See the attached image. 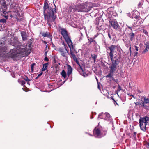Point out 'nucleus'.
<instances>
[{
    "label": "nucleus",
    "instance_id": "20",
    "mask_svg": "<svg viewBox=\"0 0 149 149\" xmlns=\"http://www.w3.org/2000/svg\"><path fill=\"white\" fill-rule=\"evenodd\" d=\"M48 14H50L51 15V17L53 20V22H55V20L56 19L57 17L56 15H54V12L53 10L50 12V13H48Z\"/></svg>",
    "mask_w": 149,
    "mask_h": 149
},
{
    "label": "nucleus",
    "instance_id": "4",
    "mask_svg": "<svg viewBox=\"0 0 149 149\" xmlns=\"http://www.w3.org/2000/svg\"><path fill=\"white\" fill-rule=\"evenodd\" d=\"M92 6L90 3H88L84 5L79 4L75 6L74 8L70 9H73L74 12H88L92 8Z\"/></svg>",
    "mask_w": 149,
    "mask_h": 149
},
{
    "label": "nucleus",
    "instance_id": "12",
    "mask_svg": "<svg viewBox=\"0 0 149 149\" xmlns=\"http://www.w3.org/2000/svg\"><path fill=\"white\" fill-rule=\"evenodd\" d=\"M1 6L2 10L6 11L7 9V5L5 0H3L1 3Z\"/></svg>",
    "mask_w": 149,
    "mask_h": 149
},
{
    "label": "nucleus",
    "instance_id": "26",
    "mask_svg": "<svg viewBox=\"0 0 149 149\" xmlns=\"http://www.w3.org/2000/svg\"><path fill=\"white\" fill-rule=\"evenodd\" d=\"M7 19L5 18V19H0V23L2 24L6 23Z\"/></svg>",
    "mask_w": 149,
    "mask_h": 149
},
{
    "label": "nucleus",
    "instance_id": "53",
    "mask_svg": "<svg viewBox=\"0 0 149 149\" xmlns=\"http://www.w3.org/2000/svg\"><path fill=\"white\" fill-rule=\"evenodd\" d=\"M48 25L50 27H51V25L50 24V23H49V22H48Z\"/></svg>",
    "mask_w": 149,
    "mask_h": 149
},
{
    "label": "nucleus",
    "instance_id": "5",
    "mask_svg": "<svg viewBox=\"0 0 149 149\" xmlns=\"http://www.w3.org/2000/svg\"><path fill=\"white\" fill-rule=\"evenodd\" d=\"M147 117L145 116L140 118L139 120L140 128L141 130L143 131H145L146 130V125L147 123H148V122L147 120Z\"/></svg>",
    "mask_w": 149,
    "mask_h": 149
},
{
    "label": "nucleus",
    "instance_id": "36",
    "mask_svg": "<svg viewBox=\"0 0 149 149\" xmlns=\"http://www.w3.org/2000/svg\"><path fill=\"white\" fill-rule=\"evenodd\" d=\"M56 63V60L55 58L53 59L52 63L54 64H55Z\"/></svg>",
    "mask_w": 149,
    "mask_h": 149
},
{
    "label": "nucleus",
    "instance_id": "47",
    "mask_svg": "<svg viewBox=\"0 0 149 149\" xmlns=\"http://www.w3.org/2000/svg\"><path fill=\"white\" fill-rule=\"evenodd\" d=\"M108 35L109 37L111 39V36L110 34L109 33L108 34Z\"/></svg>",
    "mask_w": 149,
    "mask_h": 149
},
{
    "label": "nucleus",
    "instance_id": "55",
    "mask_svg": "<svg viewBox=\"0 0 149 149\" xmlns=\"http://www.w3.org/2000/svg\"><path fill=\"white\" fill-rule=\"evenodd\" d=\"M147 118H147V119H147L148 120H147V121H148H148H149V117H147Z\"/></svg>",
    "mask_w": 149,
    "mask_h": 149
},
{
    "label": "nucleus",
    "instance_id": "22",
    "mask_svg": "<svg viewBox=\"0 0 149 149\" xmlns=\"http://www.w3.org/2000/svg\"><path fill=\"white\" fill-rule=\"evenodd\" d=\"M7 49V47L5 46H0V52H6Z\"/></svg>",
    "mask_w": 149,
    "mask_h": 149
},
{
    "label": "nucleus",
    "instance_id": "16",
    "mask_svg": "<svg viewBox=\"0 0 149 149\" xmlns=\"http://www.w3.org/2000/svg\"><path fill=\"white\" fill-rule=\"evenodd\" d=\"M70 40H68V41L67 40H66L65 41H66L67 43L68 44L69 47L70 48V50L71 51H72L71 49H74V46L73 45V43L72 42L70 38Z\"/></svg>",
    "mask_w": 149,
    "mask_h": 149
},
{
    "label": "nucleus",
    "instance_id": "17",
    "mask_svg": "<svg viewBox=\"0 0 149 149\" xmlns=\"http://www.w3.org/2000/svg\"><path fill=\"white\" fill-rule=\"evenodd\" d=\"M6 11L2 10V13L1 14V15L3 17H4L6 19H8V17L9 16V13L10 11H8V12H6Z\"/></svg>",
    "mask_w": 149,
    "mask_h": 149
},
{
    "label": "nucleus",
    "instance_id": "64",
    "mask_svg": "<svg viewBox=\"0 0 149 149\" xmlns=\"http://www.w3.org/2000/svg\"><path fill=\"white\" fill-rule=\"evenodd\" d=\"M138 18V17L137 16L136 17V18Z\"/></svg>",
    "mask_w": 149,
    "mask_h": 149
},
{
    "label": "nucleus",
    "instance_id": "7",
    "mask_svg": "<svg viewBox=\"0 0 149 149\" xmlns=\"http://www.w3.org/2000/svg\"><path fill=\"white\" fill-rule=\"evenodd\" d=\"M60 28L59 31H61V34L63 36L65 40H67L68 41L70 40V37L68 34V32L65 28H61V27H59V29Z\"/></svg>",
    "mask_w": 149,
    "mask_h": 149
},
{
    "label": "nucleus",
    "instance_id": "9",
    "mask_svg": "<svg viewBox=\"0 0 149 149\" xmlns=\"http://www.w3.org/2000/svg\"><path fill=\"white\" fill-rule=\"evenodd\" d=\"M109 21L111 26L116 30H118L120 29V26L118 23L117 21L115 19L112 20L111 19L109 20Z\"/></svg>",
    "mask_w": 149,
    "mask_h": 149
},
{
    "label": "nucleus",
    "instance_id": "34",
    "mask_svg": "<svg viewBox=\"0 0 149 149\" xmlns=\"http://www.w3.org/2000/svg\"><path fill=\"white\" fill-rule=\"evenodd\" d=\"M145 45L146 47V48H147L148 50H149V43L146 42L145 44Z\"/></svg>",
    "mask_w": 149,
    "mask_h": 149
},
{
    "label": "nucleus",
    "instance_id": "1",
    "mask_svg": "<svg viewBox=\"0 0 149 149\" xmlns=\"http://www.w3.org/2000/svg\"><path fill=\"white\" fill-rule=\"evenodd\" d=\"M10 44L12 46L16 47V49L19 52V54L24 56H28L31 52V50L28 49L26 47L21 45V43L16 39L11 40Z\"/></svg>",
    "mask_w": 149,
    "mask_h": 149
},
{
    "label": "nucleus",
    "instance_id": "38",
    "mask_svg": "<svg viewBox=\"0 0 149 149\" xmlns=\"http://www.w3.org/2000/svg\"><path fill=\"white\" fill-rule=\"evenodd\" d=\"M98 118L99 120L100 119H101L102 118L101 113L99 114V116Z\"/></svg>",
    "mask_w": 149,
    "mask_h": 149
},
{
    "label": "nucleus",
    "instance_id": "46",
    "mask_svg": "<svg viewBox=\"0 0 149 149\" xmlns=\"http://www.w3.org/2000/svg\"><path fill=\"white\" fill-rule=\"evenodd\" d=\"M145 103L143 101L141 105H142L143 106H145Z\"/></svg>",
    "mask_w": 149,
    "mask_h": 149
},
{
    "label": "nucleus",
    "instance_id": "52",
    "mask_svg": "<svg viewBox=\"0 0 149 149\" xmlns=\"http://www.w3.org/2000/svg\"><path fill=\"white\" fill-rule=\"evenodd\" d=\"M0 44H1V45H3L5 44V43L4 42H3V43L1 42V43H0Z\"/></svg>",
    "mask_w": 149,
    "mask_h": 149
},
{
    "label": "nucleus",
    "instance_id": "48",
    "mask_svg": "<svg viewBox=\"0 0 149 149\" xmlns=\"http://www.w3.org/2000/svg\"><path fill=\"white\" fill-rule=\"evenodd\" d=\"M31 43H32L31 42H29V47H31Z\"/></svg>",
    "mask_w": 149,
    "mask_h": 149
},
{
    "label": "nucleus",
    "instance_id": "41",
    "mask_svg": "<svg viewBox=\"0 0 149 149\" xmlns=\"http://www.w3.org/2000/svg\"><path fill=\"white\" fill-rule=\"evenodd\" d=\"M143 33L146 35H148V32L146 30H143Z\"/></svg>",
    "mask_w": 149,
    "mask_h": 149
},
{
    "label": "nucleus",
    "instance_id": "19",
    "mask_svg": "<svg viewBox=\"0 0 149 149\" xmlns=\"http://www.w3.org/2000/svg\"><path fill=\"white\" fill-rule=\"evenodd\" d=\"M10 53L12 57H15L16 56L17 53L16 50L15 49H11L10 51Z\"/></svg>",
    "mask_w": 149,
    "mask_h": 149
},
{
    "label": "nucleus",
    "instance_id": "37",
    "mask_svg": "<svg viewBox=\"0 0 149 149\" xmlns=\"http://www.w3.org/2000/svg\"><path fill=\"white\" fill-rule=\"evenodd\" d=\"M136 132H134L133 134V136L134 138H136Z\"/></svg>",
    "mask_w": 149,
    "mask_h": 149
},
{
    "label": "nucleus",
    "instance_id": "14",
    "mask_svg": "<svg viewBox=\"0 0 149 149\" xmlns=\"http://www.w3.org/2000/svg\"><path fill=\"white\" fill-rule=\"evenodd\" d=\"M104 120L111 122V118L109 113H106L104 114Z\"/></svg>",
    "mask_w": 149,
    "mask_h": 149
},
{
    "label": "nucleus",
    "instance_id": "23",
    "mask_svg": "<svg viewBox=\"0 0 149 149\" xmlns=\"http://www.w3.org/2000/svg\"><path fill=\"white\" fill-rule=\"evenodd\" d=\"M48 65V63H45L43 64V68L41 69L42 71H43L46 70L47 68Z\"/></svg>",
    "mask_w": 149,
    "mask_h": 149
},
{
    "label": "nucleus",
    "instance_id": "44",
    "mask_svg": "<svg viewBox=\"0 0 149 149\" xmlns=\"http://www.w3.org/2000/svg\"><path fill=\"white\" fill-rule=\"evenodd\" d=\"M42 74H43V72H42V71L38 75V77H39Z\"/></svg>",
    "mask_w": 149,
    "mask_h": 149
},
{
    "label": "nucleus",
    "instance_id": "28",
    "mask_svg": "<svg viewBox=\"0 0 149 149\" xmlns=\"http://www.w3.org/2000/svg\"><path fill=\"white\" fill-rule=\"evenodd\" d=\"M88 40H89L90 43L91 44V42H93L94 44L96 43L95 41L92 38H88Z\"/></svg>",
    "mask_w": 149,
    "mask_h": 149
},
{
    "label": "nucleus",
    "instance_id": "11",
    "mask_svg": "<svg viewBox=\"0 0 149 149\" xmlns=\"http://www.w3.org/2000/svg\"><path fill=\"white\" fill-rule=\"evenodd\" d=\"M63 44L64 45V48L63 47H60L58 49V50L61 53V55L63 57H65L66 56V52H68L66 48L65 47V45L64 44V42Z\"/></svg>",
    "mask_w": 149,
    "mask_h": 149
},
{
    "label": "nucleus",
    "instance_id": "51",
    "mask_svg": "<svg viewBox=\"0 0 149 149\" xmlns=\"http://www.w3.org/2000/svg\"><path fill=\"white\" fill-rule=\"evenodd\" d=\"M48 52L47 51L45 52V56H47V53Z\"/></svg>",
    "mask_w": 149,
    "mask_h": 149
},
{
    "label": "nucleus",
    "instance_id": "18",
    "mask_svg": "<svg viewBox=\"0 0 149 149\" xmlns=\"http://www.w3.org/2000/svg\"><path fill=\"white\" fill-rule=\"evenodd\" d=\"M40 34H41L44 37H47L50 38L51 37V35H50V33L48 32H41L40 33Z\"/></svg>",
    "mask_w": 149,
    "mask_h": 149
},
{
    "label": "nucleus",
    "instance_id": "29",
    "mask_svg": "<svg viewBox=\"0 0 149 149\" xmlns=\"http://www.w3.org/2000/svg\"><path fill=\"white\" fill-rule=\"evenodd\" d=\"M142 99H143V102L145 104H147L149 103V98H146L145 97H143Z\"/></svg>",
    "mask_w": 149,
    "mask_h": 149
},
{
    "label": "nucleus",
    "instance_id": "35",
    "mask_svg": "<svg viewBox=\"0 0 149 149\" xmlns=\"http://www.w3.org/2000/svg\"><path fill=\"white\" fill-rule=\"evenodd\" d=\"M23 79L27 82H29L30 81V80L26 76V77L25 78H23Z\"/></svg>",
    "mask_w": 149,
    "mask_h": 149
},
{
    "label": "nucleus",
    "instance_id": "63",
    "mask_svg": "<svg viewBox=\"0 0 149 149\" xmlns=\"http://www.w3.org/2000/svg\"><path fill=\"white\" fill-rule=\"evenodd\" d=\"M113 100L115 102H116V101H115V100L113 99Z\"/></svg>",
    "mask_w": 149,
    "mask_h": 149
},
{
    "label": "nucleus",
    "instance_id": "58",
    "mask_svg": "<svg viewBox=\"0 0 149 149\" xmlns=\"http://www.w3.org/2000/svg\"><path fill=\"white\" fill-rule=\"evenodd\" d=\"M54 6H55V8H56V5H55V4H54Z\"/></svg>",
    "mask_w": 149,
    "mask_h": 149
},
{
    "label": "nucleus",
    "instance_id": "32",
    "mask_svg": "<svg viewBox=\"0 0 149 149\" xmlns=\"http://www.w3.org/2000/svg\"><path fill=\"white\" fill-rule=\"evenodd\" d=\"M36 65V64L34 63H32L31 65V72H33L34 71V67Z\"/></svg>",
    "mask_w": 149,
    "mask_h": 149
},
{
    "label": "nucleus",
    "instance_id": "57",
    "mask_svg": "<svg viewBox=\"0 0 149 149\" xmlns=\"http://www.w3.org/2000/svg\"><path fill=\"white\" fill-rule=\"evenodd\" d=\"M130 53H131V47H130Z\"/></svg>",
    "mask_w": 149,
    "mask_h": 149
},
{
    "label": "nucleus",
    "instance_id": "15",
    "mask_svg": "<svg viewBox=\"0 0 149 149\" xmlns=\"http://www.w3.org/2000/svg\"><path fill=\"white\" fill-rule=\"evenodd\" d=\"M72 68L71 66L69 65H67V74L68 77L72 73ZM68 78V77L67 78V79Z\"/></svg>",
    "mask_w": 149,
    "mask_h": 149
},
{
    "label": "nucleus",
    "instance_id": "2",
    "mask_svg": "<svg viewBox=\"0 0 149 149\" xmlns=\"http://www.w3.org/2000/svg\"><path fill=\"white\" fill-rule=\"evenodd\" d=\"M70 54L71 55V57H72L74 61H75L77 64L78 65V71L80 74L85 77L87 75L86 73L85 69V64H80L78 61V58L76 56L75 54L73 51L70 50Z\"/></svg>",
    "mask_w": 149,
    "mask_h": 149
},
{
    "label": "nucleus",
    "instance_id": "10",
    "mask_svg": "<svg viewBox=\"0 0 149 149\" xmlns=\"http://www.w3.org/2000/svg\"><path fill=\"white\" fill-rule=\"evenodd\" d=\"M93 135L96 137H100L101 135V131L100 130L96 127L93 130Z\"/></svg>",
    "mask_w": 149,
    "mask_h": 149
},
{
    "label": "nucleus",
    "instance_id": "8",
    "mask_svg": "<svg viewBox=\"0 0 149 149\" xmlns=\"http://www.w3.org/2000/svg\"><path fill=\"white\" fill-rule=\"evenodd\" d=\"M43 10L44 12L46 11L47 13H50V12L53 10V8L49 6L47 0H45L44 3Z\"/></svg>",
    "mask_w": 149,
    "mask_h": 149
},
{
    "label": "nucleus",
    "instance_id": "33",
    "mask_svg": "<svg viewBox=\"0 0 149 149\" xmlns=\"http://www.w3.org/2000/svg\"><path fill=\"white\" fill-rule=\"evenodd\" d=\"M16 4L15 3H14L13 4H11V5H10V7L12 8H14L15 9V8H16Z\"/></svg>",
    "mask_w": 149,
    "mask_h": 149
},
{
    "label": "nucleus",
    "instance_id": "62",
    "mask_svg": "<svg viewBox=\"0 0 149 149\" xmlns=\"http://www.w3.org/2000/svg\"><path fill=\"white\" fill-rule=\"evenodd\" d=\"M102 80V79L101 78H100V81H101Z\"/></svg>",
    "mask_w": 149,
    "mask_h": 149
},
{
    "label": "nucleus",
    "instance_id": "6",
    "mask_svg": "<svg viewBox=\"0 0 149 149\" xmlns=\"http://www.w3.org/2000/svg\"><path fill=\"white\" fill-rule=\"evenodd\" d=\"M108 48L110 50V52L109 53V55L111 60L114 59L113 57V54L116 49L117 50H120V48L114 45H112Z\"/></svg>",
    "mask_w": 149,
    "mask_h": 149
},
{
    "label": "nucleus",
    "instance_id": "3",
    "mask_svg": "<svg viewBox=\"0 0 149 149\" xmlns=\"http://www.w3.org/2000/svg\"><path fill=\"white\" fill-rule=\"evenodd\" d=\"M112 62L111 64L109 65V72L107 75L106 77L112 78L113 75V74L117 69V66L119 63L118 60L116 57H114V59L111 60Z\"/></svg>",
    "mask_w": 149,
    "mask_h": 149
},
{
    "label": "nucleus",
    "instance_id": "61",
    "mask_svg": "<svg viewBox=\"0 0 149 149\" xmlns=\"http://www.w3.org/2000/svg\"><path fill=\"white\" fill-rule=\"evenodd\" d=\"M71 11H70V10H69V12H70H70H71Z\"/></svg>",
    "mask_w": 149,
    "mask_h": 149
},
{
    "label": "nucleus",
    "instance_id": "25",
    "mask_svg": "<svg viewBox=\"0 0 149 149\" xmlns=\"http://www.w3.org/2000/svg\"><path fill=\"white\" fill-rule=\"evenodd\" d=\"M130 40L132 41L133 39L134 36V34L133 33H130L129 34Z\"/></svg>",
    "mask_w": 149,
    "mask_h": 149
},
{
    "label": "nucleus",
    "instance_id": "30",
    "mask_svg": "<svg viewBox=\"0 0 149 149\" xmlns=\"http://www.w3.org/2000/svg\"><path fill=\"white\" fill-rule=\"evenodd\" d=\"M96 79L97 80V84H98L97 88L99 89L100 90V85H101V86H102V85L101 84L100 82H98V80L97 79V78H96Z\"/></svg>",
    "mask_w": 149,
    "mask_h": 149
},
{
    "label": "nucleus",
    "instance_id": "54",
    "mask_svg": "<svg viewBox=\"0 0 149 149\" xmlns=\"http://www.w3.org/2000/svg\"><path fill=\"white\" fill-rule=\"evenodd\" d=\"M138 54V52H136L135 53V55H136Z\"/></svg>",
    "mask_w": 149,
    "mask_h": 149
},
{
    "label": "nucleus",
    "instance_id": "43",
    "mask_svg": "<svg viewBox=\"0 0 149 149\" xmlns=\"http://www.w3.org/2000/svg\"><path fill=\"white\" fill-rule=\"evenodd\" d=\"M53 9L54 12L55 13H56V11L57 10V8H54V9Z\"/></svg>",
    "mask_w": 149,
    "mask_h": 149
},
{
    "label": "nucleus",
    "instance_id": "31",
    "mask_svg": "<svg viewBox=\"0 0 149 149\" xmlns=\"http://www.w3.org/2000/svg\"><path fill=\"white\" fill-rule=\"evenodd\" d=\"M97 56L95 54H91V58L93 59V61H94V62L95 61V59L97 57Z\"/></svg>",
    "mask_w": 149,
    "mask_h": 149
},
{
    "label": "nucleus",
    "instance_id": "49",
    "mask_svg": "<svg viewBox=\"0 0 149 149\" xmlns=\"http://www.w3.org/2000/svg\"><path fill=\"white\" fill-rule=\"evenodd\" d=\"M104 135H106L107 133V131L104 130Z\"/></svg>",
    "mask_w": 149,
    "mask_h": 149
},
{
    "label": "nucleus",
    "instance_id": "60",
    "mask_svg": "<svg viewBox=\"0 0 149 149\" xmlns=\"http://www.w3.org/2000/svg\"><path fill=\"white\" fill-rule=\"evenodd\" d=\"M47 45H46V47H45L46 48H47Z\"/></svg>",
    "mask_w": 149,
    "mask_h": 149
},
{
    "label": "nucleus",
    "instance_id": "50",
    "mask_svg": "<svg viewBox=\"0 0 149 149\" xmlns=\"http://www.w3.org/2000/svg\"><path fill=\"white\" fill-rule=\"evenodd\" d=\"M42 42L43 43H45V44H46L47 43V42L45 41L42 40Z\"/></svg>",
    "mask_w": 149,
    "mask_h": 149
},
{
    "label": "nucleus",
    "instance_id": "24",
    "mask_svg": "<svg viewBox=\"0 0 149 149\" xmlns=\"http://www.w3.org/2000/svg\"><path fill=\"white\" fill-rule=\"evenodd\" d=\"M61 74L62 75L63 77L64 78H66L67 77V74L66 72L64 70H62L61 72Z\"/></svg>",
    "mask_w": 149,
    "mask_h": 149
},
{
    "label": "nucleus",
    "instance_id": "21",
    "mask_svg": "<svg viewBox=\"0 0 149 149\" xmlns=\"http://www.w3.org/2000/svg\"><path fill=\"white\" fill-rule=\"evenodd\" d=\"M48 15L47 14H44V17L45 19H46L47 21V22H49L50 21V17H51V15L50 14H48Z\"/></svg>",
    "mask_w": 149,
    "mask_h": 149
},
{
    "label": "nucleus",
    "instance_id": "42",
    "mask_svg": "<svg viewBox=\"0 0 149 149\" xmlns=\"http://www.w3.org/2000/svg\"><path fill=\"white\" fill-rule=\"evenodd\" d=\"M103 69H105L107 68V69L108 68L105 65H104V64H103Z\"/></svg>",
    "mask_w": 149,
    "mask_h": 149
},
{
    "label": "nucleus",
    "instance_id": "39",
    "mask_svg": "<svg viewBox=\"0 0 149 149\" xmlns=\"http://www.w3.org/2000/svg\"><path fill=\"white\" fill-rule=\"evenodd\" d=\"M148 49L146 48H145V49L143 51V53H145L147 52L148 51Z\"/></svg>",
    "mask_w": 149,
    "mask_h": 149
},
{
    "label": "nucleus",
    "instance_id": "13",
    "mask_svg": "<svg viewBox=\"0 0 149 149\" xmlns=\"http://www.w3.org/2000/svg\"><path fill=\"white\" fill-rule=\"evenodd\" d=\"M21 34L23 41H25L27 40L28 36L24 31L21 32Z\"/></svg>",
    "mask_w": 149,
    "mask_h": 149
},
{
    "label": "nucleus",
    "instance_id": "40",
    "mask_svg": "<svg viewBox=\"0 0 149 149\" xmlns=\"http://www.w3.org/2000/svg\"><path fill=\"white\" fill-rule=\"evenodd\" d=\"M44 60L48 61H49V59L47 56H46L44 58Z\"/></svg>",
    "mask_w": 149,
    "mask_h": 149
},
{
    "label": "nucleus",
    "instance_id": "56",
    "mask_svg": "<svg viewBox=\"0 0 149 149\" xmlns=\"http://www.w3.org/2000/svg\"><path fill=\"white\" fill-rule=\"evenodd\" d=\"M128 28H129V29H130L131 30H132V29L131 27H128Z\"/></svg>",
    "mask_w": 149,
    "mask_h": 149
},
{
    "label": "nucleus",
    "instance_id": "59",
    "mask_svg": "<svg viewBox=\"0 0 149 149\" xmlns=\"http://www.w3.org/2000/svg\"><path fill=\"white\" fill-rule=\"evenodd\" d=\"M39 77H38V76L36 78V79H37Z\"/></svg>",
    "mask_w": 149,
    "mask_h": 149
},
{
    "label": "nucleus",
    "instance_id": "27",
    "mask_svg": "<svg viewBox=\"0 0 149 149\" xmlns=\"http://www.w3.org/2000/svg\"><path fill=\"white\" fill-rule=\"evenodd\" d=\"M18 82L19 83L21 84L22 85H24L26 83L25 81L24 80H20L19 79L18 80Z\"/></svg>",
    "mask_w": 149,
    "mask_h": 149
},
{
    "label": "nucleus",
    "instance_id": "45",
    "mask_svg": "<svg viewBox=\"0 0 149 149\" xmlns=\"http://www.w3.org/2000/svg\"><path fill=\"white\" fill-rule=\"evenodd\" d=\"M135 50L136 51H138V47L136 46H135Z\"/></svg>",
    "mask_w": 149,
    "mask_h": 149
}]
</instances>
